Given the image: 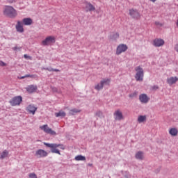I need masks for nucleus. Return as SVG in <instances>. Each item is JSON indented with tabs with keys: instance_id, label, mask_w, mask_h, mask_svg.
<instances>
[{
	"instance_id": "obj_1",
	"label": "nucleus",
	"mask_w": 178,
	"mask_h": 178,
	"mask_svg": "<svg viewBox=\"0 0 178 178\" xmlns=\"http://www.w3.org/2000/svg\"><path fill=\"white\" fill-rule=\"evenodd\" d=\"M3 13L6 17L15 19L17 17V10L12 6H5L3 10Z\"/></svg>"
},
{
	"instance_id": "obj_2",
	"label": "nucleus",
	"mask_w": 178,
	"mask_h": 178,
	"mask_svg": "<svg viewBox=\"0 0 178 178\" xmlns=\"http://www.w3.org/2000/svg\"><path fill=\"white\" fill-rule=\"evenodd\" d=\"M56 42V38L53 35H49L46 37L44 40L42 41V44L44 47H48L49 45H53Z\"/></svg>"
},
{
	"instance_id": "obj_3",
	"label": "nucleus",
	"mask_w": 178,
	"mask_h": 178,
	"mask_svg": "<svg viewBox=\"0 0 178 178\" xmlns=\"http://www.w3.org/2000/svg\"><path fill=\"white\" fill-rule=\"evenodd\" d=\"M135 70L136 72L135 79L136 81H143V76H144V72L143 70L142 67L140 66H138L135 68Z\"/></svg>"
},
{
	"instance_id": "obj_4",
	"label": "nucleus",
	"mask_w": 178,
	"mask_h": 178,
	"mask_svg": "<svg viewBox=\"0 0 178 178\" xmlns=\"http://www.w3.org/2000/svg\"><path fill=\"white\" fill-rule=\"evenodd\" d=\"M23 98L22 96H16L9 101L11 106H17L22 104Z\"/></svg>"
},
{
	"instance_id": "obj_5",
	"label": "nucleus",
	"mask_w": 178,
	"mask_h": 178,
	"mask_svg": "<svg viewBox=\"0 0 178 178\" xmlns=\"http://www.w3.org/2000/svg\"><path fill=\"white\" fill-rule=\"evenodd\" d=\"M40 129L41 130H43L44 133H47V134H50L51 136H56V132L55 131L52 130V129L48 127V124H44L40 127Z\"/></svg>"
},
{
	"instance_id": "obj_6",
	"label": "nucleus",
	"mask_w": 178,
	"mask_h": 178,
	"mask_svg": "<svg viewBox=\"0 0 178 178\" xmlns=\"http://www.w3.org/2000/svg\"><path fill=\"white\" fill-rule=\"evenodd\" d=\"M128 49L127 44H120L117 47L116 55H121L123 52H126Z\"/></svg>"
},
{
	"instance_id": "obj_7",
	"label": "nucleus",
	"mask_w": 178,
	"mask_h": 178,
	"mask_svg": "<svg viewBox=\"0 0 178 178\" xmlns=\"http://www.w3.org/2000/svg\"><path fill=\"white\" fill-rule=\"evenodd\" d=\"M35 156L38 158H45V156H48V152L44 149H38L35 152Z\"/></svg>"
},
{
	"instance_id": "obj_8",
	"label": "nucleus",
	"mask_w": 178,
	"mask_h": 178,
	"mask_svg": "<svg viewBox=\"0 0 178 178\" xmlns=\"http://www.w3.org/2000/svg\"><path fill=\"white\" fill-rule=\"evenodd\" d=\"M113 115H114V119L116 121H121L124 119L123 115L120 110L115 111V113H113Z\"/></svg>"
},
{
	"instance_id": "obj_9",
	"label": "nucleus",
	"mask_w": 178,
	"mask_h": 178,
	"mask_svg": "<svg viewBox=\"0 0 178 178\" xmlns=\"http://www.w3.org/2000/svg\"><path fill=\"white\" fill-rule=\"evenodd\" d=\"M37 109L38 108L33 104H29L26 107L27 112H29V113H31V115H35V112H37Z\"/></svg>"
},
{
	"instance_id": "obj_10",
	"label": "nucleus",
	"mask_w": 178,
	"mask_h": 178,
	"mask_svg": "<svg viewBox=\"0 0 178 178\" xmlns=\"http://www.w3.org/2000/svg\"><path fill=\"white\" fill-rule=\"evenodd\" d=\"M129 15L134 19H138L140 17V13L136 10L131 9L129 10Z\"/></svg>"
},
{
	"instance_id": "obj_11",
	"label": "nucleus",
	"mask_w": 178,
	"mask_h": 178,
	"mask_svg": "<svg viewBox=\"0 0 178 178\" xmlns=\"http://www.w3.org/2000/svg\"><path fill=\"white\" fill-rule=\"evenodd\" d=\"M139 99L142 104H147L149 101V98L147 96L146 94H141L139 97Z\"/></svg>"
},
{
	"instance_id": "obj_12",
	"label": "nucleus",
	"mask_w": 178,
	"mask_h": 178,
	"mask_svg": "<svg viewBox=\"0 0 178 178\" xmlns=\"http://www.w3.org/2000/svg\"><path fill=\"white\" fill-rule=\"evenodd\" d=\"M15 29L18 33H24V29L23 28V23H22L20 21H17Z\"/></svg>"
},
{
	"instance_id": "obj_13",
	"label": "nucleus",
	"mask_w": 178,
	"mask_h": 178,
	"mask_svg": "<svg viewBox=\"0 0 178 178\" xmlns=\"http://www.w3.org/2000/svg\"><path fill=\"white\" fill-rule=\"evenodd\" d=\"M26 90L29 94H33V92H35L37 91V86L30 85L26 88Z\"/></svg>"
},
{
	"instance_id": "obj_14",
	"label": "nucleus",
	"mask_w": 178,
	"mask_h": 178,
	"mask_svg": "<svg viewBox=\"0 0 178 178\" xmlns=\"http://www.w3.org/2000/svg\"><path fill=\"white\" fill-rule=\"evenodd\" d=\"M178 81V78L177 76H172L170 78H168L167 83L168 85L172 86L173 84H175Z\"/></svg>"
},
{
	"instance_id": "obj_15",
	"label": "nucleus",
	"mask_w": 178,
	"mask_h": 178,
	"mask_svg": "<svg viewBox=\"0 0 178 178\" xmlns=\"http://www.w3.org/2000/svg\"><path fill=\"white\" fill-rule=\"evenodd\" d=\"M164 40L162 39H155L154 40V47H162L163 45H164Z\"/></svg>"
},
{
	"instance_id": "obj_16",
	"label": "nucleus",
	"mask_w": 178,
	"mask_h": 178,
	"mask_svg": "<svg viewBox=\"0 0 178 178\" xmlns=\"http://www.w3.org/2000/svg\"><path fill=\"white\" fill-rule=\"evenodd\" d=\"M22 23L24 26H31L33 24V19L31 18H24Z\"/></svg>"
},
{
	"instance_id": "obj_17",
	"label": "nucleus",
	"mask_w": 178,
	"mask_h": 178,
	"mask_svg": "<svg viewBox=\"0 0 178 178\" xmlns=\"http://www.w3.org/2000/svg\"><path fill=\"white\" fill-rule=\"evenodd\" d=\"M169 134L171 136L175 137L178 135V130L175 127L170 128L169 129Z\"/></svg>"
},
{
	"instance_id": "obj_18",
	"label": "nucleus",
	"mask_w": 178,
	"mask_h": 178,
	"mask_svg": "<svg viewBox=\"0 0 178 178\" xmlns=\"http://www.w3.org/2000/svg\"><path fill=\"white\" fill-rule=\"evenodd\" d=\"M82 8L86 10V12H89L90 11V3L87 1H83L82 3Z\"/></svg>"
},
{
	"instance_id": "obj_19",
	"label": "nucleus",
	"mask_w": 178,
	"mask_h": 178,
	"mask_svg": "<svg viewBox=\"0 0 178 178\" xmlns=\"http://www.w3.org/2000/svg\"><path fill=\"white\" fill-rule=\"evenodd\" d=\"M9 155V152L8 150H4L0 153V159H5Z\"/></svg>"
},
{
	"instance_id": "obj_20",
	"label": "nucleus",
	"mask_w": 178,
	"mask_h": 178,
	"mask_svg": "<svg viewBox=\"0 0 178 178\" xmlns=\"http://www.w3.org/2000/svg\"><path fill=\"white\" fill-rule=\"evenodd\" d=\"M146 120H147L146 115H139L138 117V122L140 124L146 122Z\"/></svg>"
},
{
	"instance_id": "obj_21",
	"label": "nucleus",
	"mask_w": 178,
	"mask_h": 178,
	"mask_svg": "<svg viewBox=\"0 0 178 178\" xmlns=\"http://www.w3.org/2000/svg\"><path fill=\"white\" fill-rule=\"evenodd\" d=\"M55 116L56 118H65L66 116V113H65L63 111H60L58 113H55Z\"/></svg>"
},
{
	"instance_id": "obj_22",
	"label": "nucleus",
	"mask_w": 178,
	"mask_h": 178,
	"mask_svg": "<svg viewBox=\"0 0 178 178\" xmlns=\"http://www.w3.org/2000/svg\"><path fill=\"white\" fill-rule=\"evenodd\" d=\"M81 112V110L77 109V108H73L70 110L69 115H76V113H80Z\"/></svg>"
},
{
	"instance_id": "obj_23",
	"label": "nucleus",
	"mask_w": 178,
	"mask_h": 178,
	"mask_svg": "<svg viewBox=\"0 0 178 178\" xmlns=\"http://www.w3.org/2000/svg\"><path fill=\"white\" fill-rule=\"evenodd\" d=\"M144 158V156H143V152H138L136 154V159H138V160H143Z\"/></svg>"
},
{
	"instance_id": "obj_24",
	"label": "nucleus",
	"mask_w": 178,
	"mask_h": 178,
	"mask_svg": "<svg viewBox=\"0 0 178 178\" xmlns=\"http://www.w3.org/2000/svg\"><path fill=\"white\" fill-rule=\"evenodd\" d=\"M44 145H46V147H49V148H58V147H59V145L58 144H49V143H44Z\"/></svg>"
},
{
	"instance_id": "obj_25",
	"label": "nucleus",
	"mask_w": 178,
	"mask_h": 178,
	"mask_svg": "<svg viewBox=\"0 0 178 178\" xmlns=\"http://www.w3.org/2000/svg\"><path fill=\"white\" fill-rule=\"evenodd\" d=\"M101 83H102L103 86H108L111 83V79H105L101 81Z\"/></svg>"
},
{
	"instance_id": "obj_26",
	"label": "nucleus",
	"mask_w": 178,
	"mask_h": 178,
	"mask_svg": "<svg viewBox=\"0 0 178 178\" xmlns=\"http://www.w3.org/2000/svg\"><path fill=\"white\" fill-rule=\"evenodd\" d=\"M75 161H86V156L78 155L75 156Z\"/></svg>"
},
{
	"instance_id": "obj_27",
	"label": "nucleus",
	"mask_w": 178,
	"mask_h": 178,
	"mask_svg": "<svg viewBox=\"0 0 178 178\" xmlns=\"http://www.w3.org/2000/svg\"><path fill=\"white\" fill-rule=\"evenodd\" d=\"M102 88H104V85L102 84V82H100V83L97 84L96 86H95V89L97 90H102Z\"/></svg>"
},
{
	"instance_id": "obj_28",
	"label": "nucleus",
	"mask_w": 178,
	"mask_h": 178,
	"mask_svg": "<svg viewBox=\"0 0 178 178\" xmlns=\"http://www.w3.org/2000/svg\"><path fill=\"white\" fill-rule=\"evenodd\" d=\"M51 152L53 154H58V155H60V152L56 147H52L51 149Z\"/></svg>"
},
{
	"instance_id": "obj_29",
	"label": "nucleus",
	"mask_w": 178,
	"mask_h": 178,
	"mask_svg": "<svg viewBox=\"0 0 178 178\" xmlns=\"http://www.w3.org/2000/svg\"><path fill=\"white\" fill-rule=\"evenodd\" d=\"M96 116H97L100 118H104V113H102V111H98L96 112Z\"/></svg>"
},
{
	"instance_id": "obj_30",
	"label": "nucleus",
	"mask_w": 178,
	"mask_h": 178,
	"mask_svg": "<svg viewBox=\"0 0 178 178\" xmlns=\"http://www.w3.org/2000/svg\"><path fill=\"white\" fill-rule=\"evenodd\" d=\"M138 96V92L135 91L133 93H131L129 97V98H134V97H136Z\"/></svg>"
},
{
	"instance_id": "obj_31",
	"label": "nucleus",
	"mask_w": 178,
	"mask_h": 178,
	"mask_svg": "<svg viewBox=\"0 0 178 178\" xmlns=\"http://www.w3.org/2000/svg\"><path fill=\"white\" fill-rule=\"evenodd\" d=\"M29 178H38L37 175H35V173H34V172L30 173L29 175Z\"/></svg>"
},
{
	"instance_id": "obj_32",
	"label": "nucleus",
	"mask_w": 178,
	"mask_h": 178,
	"mask_svg": "<svg viewBox=\"0 0 178 178\" xmlns=\"http://www.w3.org/2000/svg\"><path fill=\"white\" fill-rule=\"evenodd\" d=\"M113 40H117V38H119V33H115L112 36Z\"/></svg>"
},
{
	"instance_id": "obj_33",
	"label": "nucleus",
	"mask_w": 178,
	"mask_h": 178,
	"mask_svg": "<svg viewBox=\"0 0 178 178\" xmlns=\"http://www.w3.org/2000/svg\"><path fill=\"white\" fill-rule=\"evenodd\" d=\"M46 70H48L49 72H59V70H58V69H51V70H49V68H47Z\"/></svg>"
},
{
	"instance_id": "obj_34",
	"label": "nucleus",
	"mask_w": 178,
	"mask_h": 178,
	"mask_svg": "<svg viewBox=\"0 0 178 178\" xmlns=\"http://www.w3.org/2000/svg\"><path fill=\"white\" fill-rule=\"evenodd\" d=\"M90 11L95 10V7L90 4Z\"/></svg>"
},
{
	"instance_id": "obj_35",
	"label": "nucleus",
	"mask_w": 178,
	"mask_h": 178,
	"mask_svg": "<svg viewBox=\"0 0 178 178\" xmlns=\"http://www.w3.org/2000/svg\"><path fill=\"white\" fill-rule=\"evenodd\" d=\"M0 66H6V63H5L2 60H0Z\"/></svg>"
},
{
	"instance_id": "obj_36",
	"label": "nucleus",
	"mask_w": 178,
	"mask_h": 178,
	"mask_svg": "<svg viewBox=\"0 0 178 178\" xmlns=\"http://www.w3.org/2000/svg\"><path fill=\"white\" fill-rule=\"evenodd\" d=\"M15 2H16L15 0H8V3H15Z\"/></svg>"
},
{
	"instance_id": "obj_37",
	"label": "nucleus",
	"mask_w": 178,
	"mask_h": 178,
	"mask_svg": "<svg viewBox=\"0 0 178 178\" xmlns=\"http://www.w3.org/2000/svg\"><path fill=\"white\" fill-rule=\"evenodd\" d=\"M24 57L26 59H27V58H29V59H31V57L30 56L27 55V54H24Z\"/></svg>"
},
{
	"instance_id": "obj_38",
	"label": "nucleus",
	"mask_w": 178,
	"mask_h": 178,
	"mask_svg": "<svg viewBox=\"0 0 178 178\" xmlns=\"http://www.w3.org/2000/svg\"><path fill=\"white\" fill-rule=\"evenodd\" d=\"M158 89H159V87L157 86H154L153 88H152L153 90H156Z\"/></svg>"
},
{
	"instance_id": "obj_39",
	"label": "nucleus",
	"mask_w": 178,
	"mask_h": 178,
	"mask_svg": "<svg viewBox=\"0 0 178 178\" xmlns=\"http://www.w3.org/2000/svg\"><path fill=\"white\" fill-rule=\"evenodd\" d=\"M13 49L14 51H17V49H20V48H19V47H15L13 48Z\"/></svg>"
},
{
	"instance_id": "obj_40",
	"label": "nucleus",
	"mask_w": 178,
	"mask_h": 178,
	"mask_svg": "<svg viewBox=\"0 0 178 178\" xmlns=\"http://www.w3.org/2000/svg\"><path fill=\"white\" fill-rule=\"evenodd\" d=\"M26 77H34V75L26 74L25 75V78Z\"/></svg>"
},
{
	"instance_id": "obj_41",
	"label": "nucleus",
	"mask_w": 178,
	"mask_h": 178,
	"mask_svg": "<svg viewBox=\"0 0 178 178\" xmlns=\"http://www.w3.org/2000/svg\"><path fill=\"white\" fill-rule=\"evenodd\" d=\"M58 147H60V148L61 149H65V147H63V145H59Z\"/></svg>"
},
{
	"instance_id": "obj_42",
	"label": "nucleus",
	"mask_w": 178,
	"mask_h": 178,
	"mask_svg": "<svg viewBox=\"0 0 178 178\" xmlns=\"http://www.w3.org/2000/svg\"><path fill=\"white\" fill-rule=\"evenodd\" d=\"M175 49H176L177 52H178V44L175 46Z\"/></svg>"
},
{
	"instance_id": "obj_43",
	"label": "nucleus",
	"mask_w": 178,
	"mask_h": 178,
	"mask_svg": "<svg viewBox=\"0 0 178 178\" xmlns=\"http://www.w3.org/2000/svg\"><path fill=\"white\" fill-rule=\"evenodd\" d=\"M176 26H177V27H178V17H177V22H176Z\"/></svg>"
},
{
	"instance_id": "obj_44",
	"label": "nucleus",
	"mask_w": 178,
	"mask_h": 178,
	"mask_svg": "<svg viewBox=\"0 0 178 178\" xmlns=\"http://www.w3.org/2000/svg\"><path fill=\"white\" fill-rule=\"evenodd\" d=\"M149 1L154 3L156 0H149Z\"/></svg>"
},
{
	"instance_id": "obj_45",
	"label": "nucleus",
	"mask_w": 178,
	"mask_h": 178,
	"mask_svg": "<svg viewBox=\"0 0 178 178\" xmlns=\"http://www.w3.org/2000/svg\"><path fill=\"white\" fill-rule=\"evenodd\" d=\"M21 79H26V76H22Z\"/></svg>"
}]
</instances>
